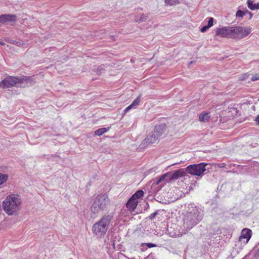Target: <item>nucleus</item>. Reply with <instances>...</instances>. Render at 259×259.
<instances>
[{"label":"nucleus","instance_id":"cd10ccee","mask_svg":"<svg viewBox=\"0 0 259 259\" xmlns=\"http://www.w3.org/2000/svg\"><path fill=\"white\" fill-rule=\"evenodd\" d=\"M167 174H168V173H166V174H165L163 175L161 177V178H160L159 181L163 180L165 178V177H166V176H167Z\"/></svg>","mask_w":259,"mask_h":259},{"label":"nucleus","instance_id":"393cba45","mask_svg":"<svg viewBox=\"0 0 259 259\" xmlns=\"http://www.w3.org/2000/svg\"><path fill=\"white\" fill-rule=\"evenodd\" d=\"M252 81H255L259 80V74H256L251 77Z\"/></svg>","mask_w":259,"mask_h":259},{"label":"nucleus","instance_id":"f704fd0d","mask_svg":"<svg viewBox=\"0 0 259 259\" xmlns=\"http://www.w3.org/2000/svg\"><path fill=\"white\" fill-rule=\"evenodd\" d=\"M97 74H100V72H97Z\"/></svg>","mask_w":259,"mask_h":259},{"label":"nucleus","instance_id":"412c9836","mask_svg":"<svg viewBox=\"0 0 259 259\" xmlns=\"http://www.w3.org/2000/svg\"><path fill=\"white\" fill-rule=\"evenodd\" d=\"M249 76V74L248 73H245L242 74L241 75H238V79L239 80L242 81L247 78H248Z\"/></svg>","mask_w":259,"mask_h":259},{"label":"nucleus","instance_id":"a211bd4d","mask_svg":"<svg viewBox=\"0 0 259 259\" xmlns=\"http://www.w3.org/2000/svg\"><path fill=\"white\" fill-rule=\"evenodd\" d=\"M8 179L7 175L0 173V186L5 183Z\"/></svg>","mask_w":259,"mask_h":259},{"label":"nucleus","instance_id":"20e7f679","mask_svg":"<svg viewBox=\"0 0 259 259\" xmlns=\"http://www.w3.org/2000/svg\"><path fill=\"white\" fill-rule=\"evenodd\" d=\"M207 165L205 163L189 165L186 168L185 171L191 175L200 176L206 170Z\"/></svg>","mask_w":259,"mask_h":259},{"label":"nucleus","instance_id":"a878e982","mask_svg":"<svg viewBox=\"0 0 259 259\" xmlns=\"http://www.w3.org/2000/svg\"><path fill=\"white\" fill-rule=\"evenodd\" d=\"M208 28V27L207 26H203L200 29V31L201 32H205Z\"/></svg>","mask_w":259,"mask_h":259},{"label":"nucleus","instance_id":"aec40b11","mask_svg":"<svg viewBox=\"0 0 259 259\" xmlns=\"http://www.w3.org/2000/svg\"><path fill=\"white\" fill-rule=\"evenodd\" d=\"M209 118V116L208 114H200L199 116V120L202 122H205Z\"/></svg>","mask_w":259,"mask_h":259},{"label":"nucleus","instance_id":"473e14b6","mask_svg":"<svg viewBox=\"0 0 259 259\" xmlns=\"http://www.w3.org/2000/svg\"><path fill=\"white\" fill-rule=\"evenodd\" d=\"M233 112V111H231V110H229V111H228V112Z\"/></svg>","mask_w":259,"mask_h":259},{"label":"nucleus","instance_id":"2eb2a0df","mask_svg":"<svg viewBox=\"0 0 259 259\" xmlns=\"http://www.w3.org/2000/svg\"><path fill=\"white\" fill-rule=\"evenodd\" d=\"M140 102V97H138L137 98H136L134 101L130 105H129L128 107H127L125 109H124V112H127V111H128L130 109H132V108L134 107L135 106L138 105L139 104Z\"/></svg>","mask_w":259,"mask_h":259},{"label":"nucleus","instance_id":"f03ea898","mask_svg":"<svg viewBox=\"0 0 259 259\" xmlns=\"http://www.w3.org/2000/svg\"><path fill=\"white\" fill-rule=\"evenodd\" d=\"M112 219V217L110 215H105L92 227L93 234L99 238L103 237L107 232L108 227Z\"/></svg>","mask_w":259,"mask_h":259},{"label":"nucleus","instance_id":"ddd939ff","mask_svg":"<svg viewBox=\"0 0 259 259\" xmlns=\"http://www.w3.org/2000/svg\"><path fill=\"white\" fill-rule=\"evenodd\" d=\"M159 139L156 135H152L147 137V138L143 141V143L144 145H150L155 143Z\"/></svg>","mask_w":259,"mask_h":259},{"label":"nucleus","instance_id":"1a4fd4ad","mask_svg":"<svg viewBox=\"0 0 259 259\" xmlns=\"http://www.w3.org/2000/svg\"><path fill=\"white\" fill-rule=\"evenodd\" d=\"M166 124H162L155 126L154 132L156 134V136L159 138L162 136L166 131Z\"/></svg>","mask_w":259,"mask_h":259},{"label":"nucleus","instance_id":"39448f33","mask_svg":"<svg viewBox=\"0 0 259 259\" xmlns=\"http://www.w3.org/2000/svg\"><path fill=\"white\" fill-rule=\"evenodd\" d=\"M252 31L250 26H233L234 39H240L249 35Z\"/></svg>","mask_w":259,"mask_h":259},{"label":"nucleus","instance_id":"7c9ffc66","mask_svg":"<svg viewBox=\"0 0 259 259\" xmlns=\"http://www.w3.org/2000/svg\"><path fill=\"white\" fill-rule=\"evenodd\" d=\"M0 44H1L2 45H4L5 44L2 41H0Z\"/></svg>","mask_w":259,"mask_h":259},{"label":"nucleus","instance_id":"f8f14e48","mask_svg":"<svg viewBox=\"0 0 259 259\" xmlns=\"http://www.w3.org/2000/svg\"><path fill=\"white\" fill-rule=\"evenodd\" d=\"M252 231L250 229L245 228L242 230L240 239H245L248 242L251 237Z\"/></svg>","mask_w":259,"mask_h":259},{"label":"nucleus","instance_id":"7ed1b4c3","mask_svg":"<svg viewBox=\"0 0 259 259\" xmlns=\"http://www.w3.org/2000/svg\"><path fill=\"white\" fill-rule=\"evenodd\" d=\"M110 200L106 194L98 195L95 198L91 207V211L94 214L105 210L109 204Z\"/></svg>","mask_w":259,"mask_h":259},{"label":"nucleus","instance_id":"423d86ee","mask_svg":"<svg viewBox=\"0 0 259 259\" xmlns=\"http://www.w3.org/2000/svg\"><path fill=\"white\" fill-rule=\"evenodd\" d=\"M215 35L221 37L234 39L233 26L218 28L215 30Z\"/></svg>","mask_w":259,"mask_h":259},{"label":"nucleus","instance_id":"6e6552de","mask_svg":"<svg viewBox=\"0 0 259 259\" xmlns=\"http://www.w3.org/2000/svg\"><path fill=\"white\" fill-rule=\"evenodd\" d=\"M17 19L15 15L5 14L0 16V26L7 22L15 23Z\"/></svg>","mask_w":259,"mask_h":259},{"label":"nucleus","instance_id":"b1692460","mask_svg":"<svg viewBox=\"0 0 259 259\" xmlns=\"http://www.w3.org/2000/svg\"><path fill=\"white\" fill-rule=\"evenodd\" d=\"M213 18L212 17H210L209 18L207 26L208 27V28H209L210 27H211V26H213Z\"/></svg>","mask_w":259,"mask_h":259},{"label":"nucleus","instance_id":"bb28decb","mask_svg":"<svg viewBox=\"0 0 259 259\" xmlns=\"http://www.w3.org/2000/svg\"><path fill=\"white\" fill-rule=\"evenodd\" d=\"M157 212H154V213L151 214L149 217V219H150V220L153 219L155 217V216L157 215Z\"/></svg>","mask_w":259,"mask_h":259},{"label":"nucleus","instance_id":"5701e85b","mask_svg":"<svg viewBox=\"0 0 259 259\" xmlns=\"http://www.w3.org/2000/svg\"><path fill=\"white\" fill-rule=\"evenodd\" d=\"M165 3L170 6H173L178 3V0H165Z\"/></svg>","mask_w":259,"mask_h":259},{"label":"nucleus","instance_id":"4468645a","mask_svg":"<svg viewBox=\"0 0 259 259\" xmlns=\"http://www.w3.org/2000/svg\"><path fill=\"white\" fill-rule=\"evenodd\" d=\"M247 6L251 10H255L259 9V3L253 4L251 0H247Z\"/></svg>","mask_w":259,"mask_h":259},{"label":"nucleus","instance_id":"72a5a7b5","mask_svg":"<svg viewBox=\"0 0 259 259\" xmlns=\"http://www.w3.org/2000/svg\"><path fill=\"white\" fill-rule=\"evenodd\" d=\"M189 215L191 216L192 215V213H189Z\"/></svg>","mask_w":259,"mask_h":259},{"label":"nucleus","instance_id":"2f4dec72","mask_svg":"<svg viewBox=\"0 0 259 259\" xmlns=\"http://www.w3.org/2000/svg\"><path fill=\"white\" fill-rule=\"evenodd\" d=\"M235 112H236V110L234 108H232Z\"/></svg>","mask_w":259,"mask_h":259},{"label":"nucleus","instance_id":"0eeeda50","mask_svg":"<svg viewBox=\"0 0 259 259\" xmlns=\"http://www.w3.org/2000/svg\"><path fill=\"white\" fill-rule=\"evenodd\" d=\"M22 82V79L13 76H8L0 81V88L2 89L9 88L15 86L16 83Z\"/></svg>","mask_w":259,"mask_h":259},{"label":"nucleus","instance_id":"6ab92c4d","mask_svg":"<svg viewBox=\"0 0 259 259\" xmlns=\"http://www.w3.org/2000/svg\"><path fill=\"white\" fill-rule=\"evenodd\" d=\"M248 12V10H246L245 11H242L241 10H238L236 12V16L237 17H243Z\"/></svg>","mask_w":259,"mask_h":259},{"label":"nucleus","instance_id":"9d476101","mask_svg":"<svg viewBox=\"0 0 259 259\" xmlns=\"http://www.w3.org/2000/svg\"><path fill=\"white\" fill-rule=\"evenodd\" d=\"M186 174V171L183 168L176 170L170 177V180H177L180 178L185 176Z\"/></svg>","mask_w":259,"mask_h":259},{"label":"nucleus","instance_id":"c756f323","mask_svg":"<svg viewBox=\"0 0 259 259\" xmlns=\"http://www.w3.org/2000/svg\"><path fill=\"white\" fill-rule=\"evenodd\" d=\"M247 14H249L250 19L251 18V17H252V14L251 12H249V11H248V13H247Z\"/></svg>","mask_w":259,"mask_h":259},{"label":"nucleus","instance_id":"f257e3e1","mask_svg":"<svg viewBox=\"0 0 259 259\" xmlns=\"http://www.w3.org/2000/svg\"><path fill=\"white\" fill-rule=\"evenodd\" d=\"M22 204L21 197L16 194L8 195L3 201V207L9 215L17 214Z\"/></svg>","mask_w":259,"mask_h":259},{"label":"nucleus","instance_id":"dca6fc26","mask_svg":"<svg viewBox=\"0 0 259 259\" xmlns=\"http://www.w3.org/2000/svg\"><path fill=\"white\" fill-rule=\"evenodd\" d=\"M144 195V192L143 190H138L137 191L134 195L131 197L132 198L135 200H137L140 198Z\"/></svg>","mask_w":259,"mask_h":259},{"label":"nucleus","instance_id":"f3484780","mask_svg":"<svg viewBox=\"0 0 259 259\" xmlns=\"http://www.w3.org/2000/svg\"><path fill=\"white\" fill-rule=\"evenodd\" d=\"M107 131V130L105 127H102L96 130L95 132V134L96 136H100L102 135L103 134L105 133Z\"/></svg>","mask_w":259,"mask_h":259},{"label":"nucleus","instance_id":"c85d7f7f","mask_svg":"<svg viewBox=\"0 0 259 259\" xmlns=\"http://www.w3.org/2000/svg\"><path fill=\"white\" fill-rule=\"evenodd\" d=\"M255 121L257 122V124L259 125V115L257 116V117L255 118Z\"/></svg>","mask_w":259,"mask_h":259},{"label":"nucleus","instance_id":"9b49d317","mask_svg":"<svg viewBox=\"0 0 259 259\" xmlns=\"http://www.w3.org/2000/svg\"><path fill=\"white\" fill-rule=\"evenodd\" d=\"M138 204V201L137 200H135L132 197L128 200L126 204V207L128 210L133 212L135 210Z\"/></svg>","mask_w":259,"mask_h":259},{"label":"nucleus","instance_id":"4be33fe9","mask_svg":"<svg viewBox=\"0 0 259 259\" xmlns=\"http://www.w3.org/2000/svg\"><path fill=\"white\" fill-rule=\"evenodd\" d=\"M144 245L147 246L148 248L156 247V245L155 244H153L152 243H142L141 244L140 246L143 247Z\"/></svg>","mask_w":259,"mask_h":259}]
</instances>
